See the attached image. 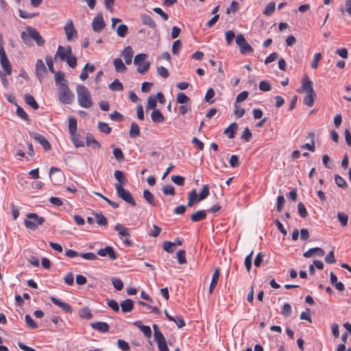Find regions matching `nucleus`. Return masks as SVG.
Returning a JSON list of instances; mask_svg holds the SVG:
<instances>
[{"instance_id": "obj_1", "label": "nucleus", "mask_w": 351, "mask_h": 351, "mask_svg": "<svg viewBox=\"0 0 351 351\" xmlns=\"http://www.w3.org/2000/svg\"><path fill=\"white\" fill-rule=\"evenodd\" d=\"M57 58H59L62 61H66L67 64L71 68H75L77 65V59L75 56L72 54V50L70 46L64 47L59 45L54 56V59L56 60Z\"/></svg>"}, {"instance_id": "obj_2", "label": "nucleus", "mask_w": 351, "mask_h": 351, "mask_svg": "<svg viewBox=\"0 0 351 351\" xmlns=\"http://www.w3.org/2000/svg\"><path fill=\"white\" fill-rule=\"evenodd\" d=\"M302 88L306 93V96L304 98V104L309 107H312L314 104L316 95L313 88V82L307 75L304 76L302 80Z\"/></svg>"}, {"instance_id": "obj_3", "label": "nucleus", "mask_w": 351, "mask_h": 351, "mask_svg": "<svg viewBox=\"0 0 351 351\" xmlns=\"http://www.w3.org/2000/svg\"><path fill=\"white\" fill-rule=\"evenodd\" d=\"M76 93L77 101L81 107L88 108L93 106L91 95L86 86L77 85L76 87Z\"/></svg>"}, {"instance_id": "obj_4", "label": "nucleus", "mask_w": 351, "mask_h": 351, "mask_svg": "<svg viewBox=\"0 0 351 351\" xmlns=\"http://www.w3.org/2000/svg\"><path fill=\"white\" fill-rule=\"evenodd\" d=\"M21 37L25 43H28L29 38L34 40L38 46H43L45 44V39L40 33L30 26L25 28V32H22Z\"/></svg>"}, {"instance_id": "obj_5", "label": "nucleus", "mask_w": 351, "mask_h": 351, "mask_svg": "<svg viewBox=\"0 0 351 351\" xmlns=\"http://www.w3.org/2000/svg\"><path fill=\"white\" fill-rule=\"evenodd\" d=\"M59 101L63 104H70L74 99V94L70 90L67 84H60L58 87Z\"/></svg>"}, {"instance_id": "obj_6", "label": "nucleus", "mask_w": 351, "mask_h": 351, "mask_svg": "<svg viewBox=\"0 0 351 351\" xmlns=\"http://www.w3.org/2000/svg\"><path fill=\"white\" fill-rule=\"evenodd\" d=\"M147 57L145 53H138L134 57V64L136 66L138 73L141 74L145 73L150 67V62L146 60Z\"/></svg>"}, {"instance_id": "obj_7", "label": "nucleus", "mask_w": 351, "mask_h": 351, "mask_svg": "<svg viewBox=\"0 0 351 351\" xmlns=\"http://www.w3.org/2000/svg\"><path fill=\"white\" fill-rule=\"evenodd\" d=\"M45 219L42 217L38 216L36 213H29L27 215V219L25 220L24 223L25 227L29 230H36L39 225L43 224Z\"/></svg>"}, {"instance_id": "obj_8", "label": "nucleus", "mask_w": 351, "mask_h": 351, "mask_svg": "<svg viewBox=\"0 0 351 351\" xmlns=\"http://www.w3.org/2000/svg\"><path fill=\"white\" fill-rule=\"evenodd\" d=\"M117 196L125 202L132 206H136V202L134 199L131 193L121 186L120 184H114Z\"/></svg>"}, {"instance_id": "obj_9", "label": "nucleus", "mask_w": 351, "mask_h": 351, "mask_svg": "<svg viewBox=\"0 0 351 351\" xmlns=\"http://www.w3.org/2000/svg\"><path fill=\"white\" fill-rule=\"evenodd\" d=\"M236 43L239 46L240 52L243 55L254 51L253 48L248 44L242 34H239L236 36Z\"/></svg>"}, {"instance_id": "obj_10", "label": "nucleus", "mask_w": 351, "mask_h": 351, "mask_svg": "<svg viewBox=\"0 0 351 351\" xmlns=\"http://www.w3.org/2000/svg\"><path fill=\"white\" fill-rule=\"evenodd\" d=\"M41 1H29V4L27 5V10H23L21 8L19 9V16L23 19H30L34 17L38 14V13L32 12L31 9L38 7Z\"/></svg>"}, {"instance_id": "obj_11", "label": "nucleus", "mask_w": 351, "mask_h": 351, "mask_svg": "<svg viewBox=\"0 0 351 351\" xmlns=\"http://www.w3.org/2000/svg\"><path fill=\"white\" fill-rule=\"evenodd\" d=\"M64 29L65 34L66 36V39L69 41H71L77 38V32L74 27L73 21L71 20H69L64 26Z\"/></svg>"}, {"instance_id": "obj_12", "label": "nucleus", "mask_w": 351, "mask_h": 351, "mask_svg": "<svg viewBox=\"0 0 351 351\" xmlns=\"http://www.w3.org/2000/svg\"><path fill=\"white\" fill-rule=\"evenodd\" d=\"M29 136L35 141H38L43 147L45 150L51 149V145L44 136L35 132H29Z\"/></svg>"}, {"instance_id": "obj_13", "label": "nucleus", "mask_w": 351, "mask_h": 351, "mask_svg": "<svg viewBox=\"0 0 351 351\" xmlns=\"http://www.w3.org/2000/svg\"><path fill=\"white\" fill-rule=\"evenodd\" d=\"M105 27V23L104 21L103 15L101 13H99L93 19L92 22V27L94 32H99Z\"/></svg>"}, {"instance_id": "obj_14", "label": "nucleus", "mask_w": 351, "mask_h": 351, "mask_svg": "<svg viewBox=\"0 0 351 351\" xmlns=\"http://www.w3.org/2000/svg\"><path fill=\"white\" fill-rule=\"evenodd\" d=\"M47 73V70L43 61L40 59L37 60L36 62V75L40 82Z\"/></svg>"}, {"instance_id": "obj_15", "label": "nucleus", "mask_w": 351, "mask_h": 351, "mask_svg": "<svg viewBox=\"0 0 351 351\" xmlns=\"http://www.w3.org/2000/svg\"><path fill=\"white\" fill-rule=\"evenodd\" d=\"M97 254L101 256H108L110 260H116L117 258V255L111 246H106L104 248L99 250Z\"/></svg>"}, {"instance_id": "obj_16", "label": "nucleus", "mask_w": 351, "mask_h": 351, "mask_svg": "<svg viewBox=\"0 0 351 351\" xmlns=\"http://www.w3.org/2000/svg\"><path fill=\"white\" fill-rule=\"evenodd\" d=\"M50 300H51V301L55 305H56V306H59L60 308H61L62 310L64 311V312H66V313H71L72 308H71V306L69 304H67V303H66L64 302H62V301L60 300L59 299H58V298H55L53 296H51L50 298Z\"/></svg>"}, {"instance_id": "obj_17", "label": "nucleus", "mask_w": 351, "mask_h": 351, "mask_svg": "<svg viewBox=\"0 0 351 351\" xmlns=\"http://www.w3.org/2000/svg\"><path fill=\"white\" fill-rule=\"evenodd\" d=\"M134 51L130 46L126 47L121 53L125 64H130L132 61Z\"/></svg>"}, {"instance_id": "obj_18", "label": "nucleus", "mask_w": 351, "mask_h": 351, "mask_svg": "<svg viewBox=\"0 0 351 351\" xmlns=\"http://www.w3.org/2000/svg\"><path fill=\"white\" fill-rule=\"evenodd\" d=\"M324 251L320 247H313L309 249L308 251L305 252L303 256L306 258H311L314 255H317L318 256H323L324 255Z\"/></svg>"}, {"instance_id": "obj_19", "label": "nucleus", "mask_w": 351, "mask_h": 351, "mask_svg": "<svg viewBox=\"0 0 351 351\" xmlns=\"http://www.w3.org/2000/svg\"><path fill=\"white\" fill-rule=\"evenodd\" d=\"M90 326L101 332H106L109 330V325L106 322H97L90 324Z\"/></svg>"}, {"instance_id": "obj_20", "label": "nucleus", "mask_w": 351, "mask_h": 351, "mask_svg": "<svg viewBox=\"0 0 351 351\" xmlns=\"http://www.w3.org/2000/svg\"><path fill=\"white\" fill-rule=\"evenodd\" d=\"M114 176L115 179L118 181L115 184H120L122 187L128 183V180L124 176L123 171L119 170H116L114 173Z\"/></svg>"}, {"instance_id": "obj_21", "label": "nucleus", "mask_w": 351, "mask_h": 351, "mask_svg": "<svg viewBox=\"0 0 351 351\" xmlns=\"http://www.w3.org/2000/svg\"><path fill=\"white\" fill-rule=\"evenodd\" d=\"M219 269L216 268L213 274L211 282L210 284V287H209L210 294H211L213 293L214 289L216 287L218 280H219Z\"/></svg>"}, {"instance_id": "obj_22", "label": "nucleus", "mask_w": 351, "mask_h": 351, "mask_svg": "<svg viewBox=\"0 0 351 351\" xmlns=\"http://www.w3.org/2000/svg\"><path fill=\"white\" fill-rule=\"evenodd\" d=\"M141 20L144 25H148L149 27L154 29L156 27V23L152 18L145 14H141Z\"/></svg>"}, {"instance_id": "obj_23", "label": "nucleus", "mask_w": 351, "mask_h": 351, "mask_svg": "<svg viewBox=\"0 0 351 351\" xmlns=\"http://www.w3.org/2000/svg\"><path fill=\"white\" fill-rule=\"evenodd\" d=\"M120 305L123 313L131 312L134 307L133 302L130 299H126L123 300L122 302H121Z\"/></svg>"}, {"instance_id": "obj_24", "label": "nucleus", "mask_w": 351, "mask_h": 351, "mask_svg": "<svg viewBox=\"0 0 351 351\" xmlns=\"http://www.w3.org/2000/svg\"><path fill=\"white\" fill-rule=\"evenodd\" d=\"M206 217V211L204 210H198L191 215V220L193 222H197L205 219Z\"/></svg>"}, {"instance_id": "obj_25", "label": "nucleus", "mask_w": 351, "mask_h": 351, "mask_svg": "<svg viewBox=\"0 0 351 351\" xmlns=\"http://www.w3.org/2000/svg\"><path fill=\"white\" fill-rule=\"evenodd\" d=\"M152 120L154 123H162L165 120V117L158 109H154L151 114Z\"/></svg>"}, {"instance_id": "obj_26", "label": "nucleus", "mask_w": 351, "mask_h": 351, "mask_svg": "<svg viewBox=\"0 0 351 351\" xmlns=\"http://www.w3.org/2000/svg\"><path fill=\"white\" fill-rule=\"evenodd\" d=\"M115 71L119 73H125L127 70L126 66L123 64L122 60L119 58H117L113 62Z\"/></svg>"}, {"instance_id": "obj_27", "label": "nucleus", "mask_w": 351, "mask_h": 351, "mask_svg": "<svg viewBox=\"0 0 351 351\" xmlns=\"http://www.w3.org/2000/svg\"><path fill=\"white\" fill-rule=\"evenodd\" d=\"M0 62L5 74L10 75L12 73V69L7 56H5L0 58Z\"/></svg>"}, {"instance_id": "obj_28", "label": "nucleus", "mask_w": 351, "mask_h": 351, "mask_svg": "<svg viewBox=\"0 0 351 351\" xmlns=\"http://www.w3.org/2000/svg\"><path fill=\"white\" fill-rule=\"evenodd\" d=\"M330 277L331 283L338 291H342L344 290L345 287L343 284L337 281V277L333 272H330Z\"/></svg>"}, {"instance_id": "obj_29", "label": "nucleus", "mask_w": 351, "mask_h": 351, "mask_svg": "<svg viewBox=\"0 0 351 351\" xmlns=\"http://www.w3.org/2000/svg\"><path fill=\"white\" fill-rule=\"evenodd\" d=\"M24 100L25 103L31 106L33 109L37 110L39 106L38 103L36 101L34 97L30 94H25L24 96Z\"/></svg>"}, {"instance_id": "obj_30", "label": "nucleus", "mask_w": 351, "mask_h": 351, "mask_svg": "<svg viewBox=\"0 0 351 351\" xmlns=\"http://www.w3.org/2000/svg\"><path fill=\"white\" fill-rule=\"evenodd\" d=\"M114 230L118 232L119 235L121 237H130V234L129 232V230L126 228H125L122 224L117 223L115 227Z\"/></svg>"}, {"instance_id": "obj_31", "label": "nucleus", "mask_w": 351, "mask_h": 351, "mask_svg": "<svg viewBox=\"0 0 351 351\" xmlns=\"http://www.w3.org/2000/svg\"><path fill=\"white\" fill-rule=\"evenodd\" d=\"M77 120L73 117H70L69 118V130L70 135H73V134H75L77 129Z\"/></svg>"}, {"instance_id": "obj_32", "label": "nucleus", "mask_w": 351, "mask_h": 351, "mask_svg": "<svg viewBox=\"0 0 351 351\" xmlns=\"http://www.w3.org/2000/svg\"><path fill=\"white\" fill-rule=\"evenodd\" d=\"M237 128V124L236 123H232L224 130V134H226L229 138H232L234 136V134Z\"/></svg>"}, {"instance_id": "obj_33", "label": "nucleus", "mask_w": 351, "mask_h": 351, "mask_svg": "<svg viewBox=\"0 0 351 351\" xmlns=\"http://www.w3.org/2000/svg\"><path fill=\"white\" fill-rule=\"evenodd\" d=\"M143 197L152 206H156V203L154 195L148 190L143 191Z\"/></svg>"}, {"instance_id": "obj_34", "label": "nucleus", "mask_w": 351, "mask_h": 351, "mask_svg": "<svg viewBox=\"0 0 351 351\" xmlns=\"http://www.w3.org/2000/svg\"><path fill=\"white\" fill-rule=\"evenodd\" d=\"M140 134V128L136 122H132L130 125V136L131 138H136Z\"/></svg>"}, {"instance_id": "obj_35", "label": "nucleus", "mask_w": 351, "mask_h": 351, "mask_svg": "<svg viewBox=\"0 0 351 351\" xmlns=\"http://www.w3.org/2000/svg\"><path fill=\"white\" fill-rule=\"evenodd\" d=\"M55 82L58 87L60 84H67V81L64 79V73L61 71L56 73L55 74Z\"/></svg>"}, {"instance_id": "obj_36", "label": "nucleus", "mask_w": 351, "mask_h": 351, "mask_svg": "<svg viewBox=\"0 0 351 351\" xmlns=\"http://www.w3.org/2000/svg\"><path fill=\"white\" fill-rule=\"evenodd\" d=\"M109 88L112 90L121 91L123 90V84L119 82V80L115 79L110 85Z\"/></svg>"}, {"instance_id": "obj_37", "label": "nucleus", "mask_w": 351, "mask_h": 351, "mask_svg": "<svg viewBox=\"0 0 351 351\" xmlns=\"http://www.w3.org/2000/svg\"><path fill=\"white\" fill-rule=\"evenodd\" d=\"M79 315L80 317L84 319H90L92 318V313L88 307H84L79 311Z\"/></svg>"}, {"instance_id": "obj_38", "label": "nucleus", "mask_w": 351, "mask_h": 351, "mask_svg": "<svg viewBox=\"0 0 351 351\" xmlns=\"http://www.w3.org/2000/svg\"><path fill=\"white\" fill-rule=\"evenodd\" d=\"M208 195H209V187H208V185L205 184L203 186V187L199 194L197 202L204 199L205 198H206L208 196Z\"/></svg>"}, {"instance_id": "obj_39", "label": "nucleus", "mask_w": 351, "mask_h": 351, "mask_svg": "<svg viewBox=\"0 0 351 351\" xmlns=\"http://www.w3.org/2000/svg\"><path fill=\"white\" fill-rule=\"evenodd\" d=\"M314 134L313 133H309L308 134V137L311 138V144H309V143H306L305 145H302L301 146V148L302 149H306L311 152H314L315 151V141H314Z\"/></svg>"}, {"instance_id": "obj_40", "label": "nucleus", "mask_w": 351, "mask_h": 351, "mask_svg": "<svg viewBox=\"0 0 351 351\" xmlns=\"http://www.w3.org/2000/svg\"><path fill=\"white\" fill-rule=\"evenodd\" d=\"M197 199H198V196H197L196 190L193 189L189 195L187 205L189 206H192L193 204V202L195 201H197Z\"/></svg>"}, {"instance_id": "obj_41", "label": "nucleus", "mask_w": 351, "mask_h": 351, "mask_svg": "<svg viewBox=\"0 0 351 351\" xmlns=\"http://www.w3.org/2000/svg\"><path fill=\"white\" fill-rule=\"evenodd\" d=\"M163 250L169 253L174 252L176 248V243L171 241H165L162 244Z\"/></svg>"}, {"instance_id": "obj_42", "label": "nucleus", "mask_w": 351, "mask_h": 351, "mask_svg": "<svg viewBox=\"0 0 351 351\" xmlns=\"http://www.w3.org/2000/svg\"><path fill=\"white\" fill-rule=\"evenodd\" d=\"M71 140L76 147H83L84 142L80 139V135L77 133L71 135Z\"/></svg>"}, {"instance_id": "obj_43", "label": "nucleus", "mask_w": 351, "mask_h": 351, "mask_svg": "<svg viewBox=\"0 0 351 351\" xmlns=\"http://www.w3.org/2000/svg\"><path fill=\"white\" fill-rule=\"evenodd\" d=\"M86 144L88 146L92 147L94 149L100 147L99 143L90 135L86 136Z\"/></svg>"}, {"instance_id": "obj_44", "label": "nucleus", "mask_w": 351, "mask_h": 351, "mask_svg": "<svg viewBox=\"0 0 351 351\" xmlns=\"http://www.w3.org/2000/svg\"><path fill=\"white\" fill-rule=\"evenodd\" d=\"M276 8V5L274 2L269 3L265 7L263 14L266 16H270L273 14Z\"/></svg>"}, {"instance_id": "obj_45", "label": "nucleus", "mask_w": 351, "mask_h": 351, "mask_svg": "<svg viewBox=\"0 0 351 351\" xmlns=\"http://www.w3.org/2000/svg\"><path fill=\"white\" fill-rule=\"evenodd\" d=\"M16 113L17 116L23 119L25 121H29V117L25 111L20 106H16Z\"/></svg>"}, {"instance_id": "obj_46", "label": "nucleus", "mask_w": 351, "mask_h": 351, "mask_svg": "<svg viewBox=\"0 0 351 351\" xmlns=\"http://www.w3.org/2000/svg\"><path fill=\"white\" fill-rule=\"evenodd\" d=\"M98 129L100 132L105 134H110L111 132V128L105 122L99 121L98 123Z\"/></svg>"}, {"instance_id": "obj_47", "label": "nucleus", "mask_w": 351, "mask_h": 351, "mask_svg": "<svg viewBox=\"0 0 351 351\" xmlns=\"http://www.w3.org/2000/svg\"><path fill=\"white\" fill-rule=\"evenodd\" d=\"M25 321L27 326L32 329H35L38 327L37 324L34 321L32 317L29 315H26L25 316Z\"/></svg>"}, {"instance_id": "obj_48", "label": "nucleus", "mask_w": 351, "mask_h": 351, "mask_svg": "<svg viewBox=\"0 0 351 351\" xmlns=\"http://www.w3.org/2000/svg\"><path fill=\"white\" fill-rule=\"evenodd\" d=\"M117 346L118 348L123 351H129L130 349L129 343L123 339H119L117 340Z\"/></svg>"}, {"instance_id": "obj_49", "label": "nucleus", "mask_w": 351, "mask_h": 351, "mask_svg": "<svg viewBox=\"0 0 351 351\" xmlns=\"http://www.w3.org/2000/svg\"><path fill=\"white\" fill-rule=\"evenodd\" d=\"M186 252L184 250H179L176 254V258L180 264L183 265L186 263V259L185 257Z\"/></svg>"}, {"instance_id": "obj_50", "label": "nucleus", "mask_w": 351, "mask_h": 351, "mask_svg": "<svg viewBox=\"0 0 351 351\" xmlns=\"http://www.w3.org/2000/svg\"><path fill=\"white\" fill-rule=\"evenodd\" d=\"M117 33L120 37H125L128 33V27L125 25L121 24L118 26Z\"/></svg>"}, {"instance_id": "obj_51", "label": "nucleus", "mask_w": 351, "mask_h": 351, "mask_svg": "<svg viewBox=\"0 0 351 351\" xmlns=\"http://www.w3.org/2000/svg\"><path fill=\"white\" fill-rule=\"evenodd\" d=\"M156 97L153 96H149L147 99V103L146 108L147 110L149 109H155V107L156 106Z\"/></svg>"}, {"instance_id": "obj_52", "label": "nucleus", "mask_w": 351, "mask_h": 351, "mask_svg": "<svg viewBox=\"0 0 351 351\" xmlns=\"http://www.w3.org/2000/svg\"><path fill=\"white\" fill-rule=\"evenodd\" d=\"M96 222L99 226H106L108 223L107 219L101 214H95Z\"/></svg>"}, {"instance_id": "obj_53", "label": "nucleus", "mask_w": 351, "mask_h": 351, "mask_svg": "<svg viewBox=\"0 0 351 351\" xmlns=\"http://www.w3.org/2000/svg\"><path fill=\"white\" fill-rule=\"evenodd\" d=\"M335 182L336 184L339 187L346 188L347 186L346 180L339 175L335 176Z\"/></svg>"}, {"instance_id": "obj_54", "label": "nucleus", "mask_w": 351, "mask_h": 351, "mask_svg": "<svg viewBox=\"0 0 351 351\" xmlns=\"http://www.w3.org/2000/svg\"><path fill=\"white\" fill-rule=\"evenodd\" d=\"M171 180L178 186H183L184 184V178L181 176H171Z\"/></svg>"}, {"instance_id": "obj_55", "label": "nucleus", "mask_w": 351, "mask_h": 351, "mask_svg": "<svg viewBox=\"0 0 351 351\" xmlns=\"http://www.w3.org/2000/svg\"><path fill=\"white\" fill-rule=\"evenodd\" d=\"M337 218L341 226H346L348 223V216L343 213H338Z\"/></svg>"}, {"instance_id": "obj_56", "label": "nucleus", "mask_w": 351, "mask_h": 351, "mask_svg": "<svg viewBox=\"0 0 351 351\" xmlns=\"http://www.w3.org/2000/svg\"><path fill=\"white\" fill-rule=\"evenodd\" d=\"M156 71L157 73L164 78H167L169 75L168 69L162 66L157 67Z\"/></svg>"}, {"instance_id": "obj_57", "label": "nucleus", "mask_w": 351, "mask_h": 351, "mask_svg": "<svg viewBox=\"0 0 351 351\" xmlns=\"http://www.w3.org/2000/svg\"><path fill=\"white\" fill-rule=\"evenodd\" d=\"M298 213L301 217L305 218L307 216L308 213L303 203L300 202L298 204Z\"/></svg>"}, {"instance_id": "obj_58", "label": "nucleus", "mask_w": 351, "mask_h": 351, "mask_svg": "<svg viewBox=\"0 0 351 351\" xmlns=\"http://www.w3.org/2000/svg\"><path fill=\"white\" fill-rule=\"evenodd\" d=\"M113 155L118 161H122L124 159L123 154L120 148H114L113 149Z\"/></svg>"}, {"instance_id": "obj_59", "label": "nucleus", "mask_w": 351, "mask_h": 351, "mask_svg": "<svg viewBox=\"0 0 351 351\" xmlns=\"http://www.w3.org/2000/svg\"><path fill=\"white\" fill-rule=\"evenodd\" d=\"M291 306L289 303H285L283 305L281 313L285 317H289L291 314Z\"/></svg>"}, {"instance_id": "obj_60", "label": "nucleus", "mask_w": 351, "mask_h": 351, "mask_svg": "<svg viewBox=\"0 0 351 351\" xmlns=\"http://www.w3.org/2000/svg\"><path fill=\"white\" fill-rule=\"evenodd\" d=\"M239 9V3L238 1H232V3L229 8L226 10L227 14H230L231 12L234 13Z\"/></svg>"}, {"instance_id": "obj_61", "label": "nucleus", "mask_w": 351, "mask_h": 351, "mask_svg": "<svg viewBox=\"0 0 351 351\" xmlns=\"http://www.w3.org/2000/svg\"><path fill=\"white\" fill-rule=\"evenodd\" d=\"M80 256L82 258L88 261H94L97 259V256L93 252L81 253L80 254Z\"/></svg>"}, {"instance_id": "obj_62", "label": "nucleus", "mask_w": 351, "mask_h": 351, "mask_svg": "<svg viewBox=\"0 0 351 351\" xmlns=\"http://www.w3.org/2000/svg\"><path fill=\"white\" fill-rule=\"evenodd\" d=\"M112 283L114 289L118 291H121L123 287V282L119 278H113L112 279Z\"/></svg>"}, {"instance_id": "obj_63", "label": "nucleus", "mask_w": 351, "mask_h": 351, "mask_svg": "<svg viewBox=\"0 0 351 351\" xmlns=\"http://www.w3.org/2000/svg\"><path fill=\"white\" fill-rule=\"evenodd\" d=\"M189 101V98L183 93H179L177 95V102L179 104H186Z\"/></svg>"}, {"instance_id": "obj_64", "label": "nucleus", "mask_w": 351, "mask_h": 351, "mask_svg": "<svg viewBox=\"0 0 351 351\" xmlns=\"http://www.w3.org/2000/svg\"><path fill=\"white\" fill-rule=\"evenodd\" d=\"M340 10L342 13L346 12L351 16V1H346L345 5L341 7Z\"/></svg>"}]
</instances>
